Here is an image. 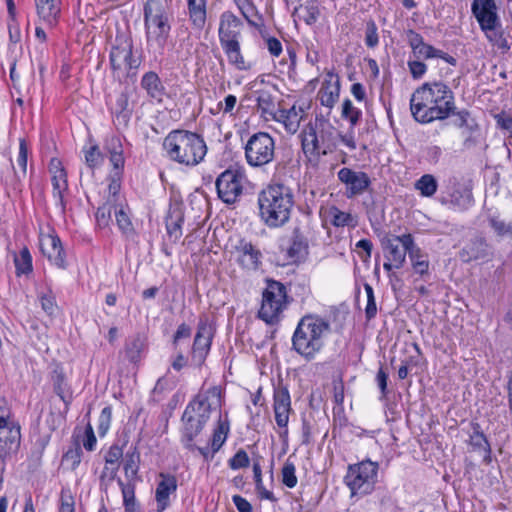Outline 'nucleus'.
Wrapping results in <instances>:
<instances>
[{"label":"nucleus","mask_w":512,"mask_h":512,"mask_svg":"<svg viewBox=\"0 0 512 512\" xmlns=\"http://www.w3.org/2000/svg\"><path fill=\"white\" fill-rule=\"evenodd\" d=\"M214 337V328L209 323L206 316L199 319L197 331L194 337L191 360L196 366H202L210 352L212 340Z\"/></svg>","instance_id":"14"},{"label":"nucleus","mask_w":512,"mask_h":512,"mask_svg":"<svg viewBox=\"0 0 512 512\" xmlns=\"http://www.w3.org/2000/svg\"><path fill=\"white\" fill-rule=\"evenodd\" d=\"M167 156L179 164L196 166L204 160L207 146L203 137L188 130H173L163 141Z\"/></svg>","instance_id":"4"},{"label":"nucleus","mask_w":512,"mask_h":512,"mask_svg":"<svg viewBox=\"0 0 512 512\" xmlns=\"http://www.w3.org/2000/svg\"><path fill=\"white\" fill-rule=\"evenodd\" d=\"M20 443L21 436L12 435L11 438H0V460L3 464L2 470H4L6 462L18 452Z\"/></svg>","instance_id":"40"},{"label":"nucleus","mask_w":512,"mask_h":512,"mask_svg":"<svg viewBox=\"0 0 512 512\" xmlns=\"http://www.w3.org/2000/svg\"><path fill=\"white\" fill-rule=\"evenodd\" d=\"M139 461L140 454L137 450V447H130L127 451L124 459V471L126 474H131V476H135L139 469Z\"/></svg>","instance_id":"49"},{"label":"nucleus","mask_w":512,"mask_h":512,"mask_svg":"<svg viewBox=\"0 0 512 512\" xmlns=\"http://www.w3.org/2000/svg\"><path fill=\"white\" fill-rule=\"evenodd\" d=\"M489 224L498 236H506L512 234V223L506 224L497 216L489 217Z\"/></svg>","instance_id":"59"},{"label":"nucleus","mask_w":512,"mask_h":512,"mask_svg":"<svg viewBox=\"0 0 512 512\" xmlns=\"http://www.w3.org/2000/svg\"><path fill=\"white\" fill-rule=\"evenodd\" d=\"M295 472V464L291 461V456H289L281 469L282 483L286 487L294 488L297 485V476Z\"/></svg>","instance_id":"48"},{"label":"nucleus","mask_w":512,"mask_h":512,"mask_svg":"<svg viewBox=\"0 0 512 512\" xmlns=\"http://www.w3.org/2000/svg\"><path fill=\"white\" fill-rule=\"evenodd\" d=\"M365 292L367 294V304L365 308V317L367 321H370L376 317L377 305L374 296V290L371 285H364Z\"/></svg>","instance_id":"54"},{"label":"nucleus","mask_w":512,"mask_h":512,"mask_svg":"<svg viewBox=\"0 0 512 512\" xmlns=\"http://www.w3.org/2000/svg\"><path fill=\"white\" fill-rule=\"evenodd\" d=\"M308 254V241L299 227L292 232L291 245L287 249L288 258L294 262L303 259Z\"/></svg>","instance_id":"33"},{"label":"nucleus","mask_w":512,"mask_h":512,"mask_svg":"<svg viewBox=\"0 0 512 512\" xmlns=\"http://www.w3.org/2000/svg\"><path fill=\"white\" fill-rule=\"evenodd\" d=\"M184 222V216L179 208H174L169 211L166 218V229L170 238L176 242L182 236V224Z\"/></svg>","instance_id":"37"},{"label":"nucleus","mask_w":512,"mask_h":512,"mask_svg":"<svg viewBox=\"0 0 512 512\" xmlns=\"http://www.w3.org/2000/svg\"><path fill=\"white\" fill-rule=\"evenodd\" d=\"M229 420L227 417L225 419H222L221 416H219L217 427L214 429L212 438H211V449H212V455L219 451V449L222 447V445L225 443L228 433H229Z\"/></svg>","instance_id":"38"},{"label":"nucleus","mask_w":512,"mask_h":512,"mask_svg":"<svg viewBox=\"0 0 512 512\" xmlns=\"http://www.w3.org/2000/svg\"><path fill=\"white\" fill-rule=\"evenodd\" d=\"M244 174L237 169H226L216 179L217 195L225 204L236 203L243 194Z\"/></svg>","instance_id":"11"},{"label":"nucleus","mask_w":512,"mask_h":512,"mask_svg":"<svg viewBox=\"0 0 512 512\" xmlns=\"http://www.w3.org/2000/svg\"><path fill=\"white\" fill-rule=\"evenodd\" d=\"M473 16L479 23L480 29L500 22L497 14V6L494 0H473L471 5Z\"/></svg>","instance_id":"22"},{"label":"nucleus","mask_w":512,"mask_h":512,"mask_svg":"<svg viewBox=\"0 0 512 512\" xmlns=\"http://www.w3.org/2000/svg\"><path fill=\"white\" fill-rule=\"evenodd\" d=\"M53 389L54 392L60 397L65 404V410H68L70 403L72 402V391L66 383L65 375L60 370H54L52 375Z\"/></svg>","instance_id":"36"},{"label":"nucleus","mask_w":512,"mask_h":512,"mask_svg":"<svg viewBox=\"0 0 512 512\" xmlns=\"http://www.w3.org/2000/svg\"><path fill=\"white\" fill-rule=\"evenodd\" d=\"M253 474H254V481L256 490L260 496L261 499H266L272 502H276L277 498L274 496V494L267 490L263 485L262 480V469L261 465L258 460L253 462Z\"/></svg>","instance_id":"43"},{"label":"nucleus","mask_w":512,"mask_h":512,"mask_svg":"<svg viewBox=\"0 0 512 512\" xmlns=\"http://www.w3.org/2000/svg\"><path fill=\"white\" fill-rule=\"evenodd\" d=\"M340 95V80L333 72H328L321 88L318 91V99L321 105L331 109L334 107Z\"/></svg>","instance_id":"25"},{"label":"nucleus","mask_w":512,"mask_h":512,"mask_svg":"<svg viewBox=\"0 0 512 512\" xmlns=\"http://www.w3.org/2000/svg\"><path fill=\"white\" fill-rule=\"evenodd\" d=\"M49 172L52 174V194L57 200V205L61 208V212L65 213L66 201L64 199V193L68 190L67 173L62 166L60 160L53 158L49 163Z\"/></svg>","instance_id":"20"},{"label":"nucleus","mask_w":512,"mask_h":512,"mask_svg":"<svg viewBox=\"0 0 512 512\" xmlns=\"http://www.w3.org/2000/svg\"><path fill=\"white\" fill-rule=\"evenodd\" d=\"M40 302L42 309L48 314L53 315L56 310V300L52 291L49 290L47 293L40 295Z\"/></svg>","instance_id":"62"},{"label":"nucleus","mask_w":512,"mask_h":512,"mask_svg":"<svg viewBox=\"0 0 512 512\" xmlns=\"http://www.w3.org/2000/svg\"><path fill=\"white\" fill-rule=\"evenodd\" d=\"M455 97L450 87L442 81L425 82L410 99V111L414 120L428 124L446 120L455 113Z\"/></svg>","instance_id":"1"},{"label":"nucleus","mask_w":512,"mask_h":512,"mask_svg":"<svg viewBox=\"0 0 512 512\" xmlns=\"http://www.w3.org/2000/svg\"><path fill=\"white\" fill-rule=\"evenodd\" d=\"M12 435L21 436V426L18 421L10 420L5 424L0 423V438H11Z\"/></svg>","instance_id":"58"},{"label":"nucleus","mask_w":512,"mask_h":512,"mask_svg":"<svg viewBox=\"0 0 512 512\" xmlns=\"http://www.w3.org/2000/svg\"><path fill=\"white\" fill-rule=\"evenodd\" d=\"M37 14L48 26L53 27L58 23L60 16V0H35Z\"/></svg>","instance_id":"32"},{"label":"nucleus","mask_w":512,"mask_h":512,"mask_svg":"<svg viewBox=\"0 0 512 512\" xmlns=\"http://www.w3.org/2000/svg\"><path fill=\"white\" fill-rule=\"evenodd\" d=\"M437 181L431 174H425L420 177L415 183V188L420 191L424 197H431L437 191Z\"/></svg>","instance_id":"44"},{"label":"nucleus","mask_w":512,"mask_h":512,"mask_svg":"<svg viewBox=\"0 0 512 512\" xmlns=\"http://www.w3.org/2000/svg\"><path fill=\"white\" fill-rule=\"evenodd\" d=\"M229 467L232 470H238L246 468L250 464V459L247 452L244 449H239L232 458L228 461Z\"/></svg>","instance_id":"57"},{"label":"nucleus","mask_w":512,"mask_h":512,"mask_svg":"<svg viewBox=\"0 0 512 512\" xmlns=\"http://www.w3.org/2000/svg\"><path fill=\"white\" fill-rule=\"evenodd\" d=\"M85 163L91 169L99 167L104 161V155L97 144L84 148Z\"/></svg>","instance_id":"50"},{"label":"nucleus","mask_w":512,"mask_h":512,"mask_svg":"<svg viewBox=\"0 0 512 512\" xmlns=\"http://www.w3.org/2000/svg\"><path fill=\"white\" fill-rule=\"evenodd\" d=\"M207 0H188L189 18L196 29L202 30L206 23Z\"/></svg>","instance_id":"34"},{"label":"nucleus","mask_w":512,"mask_h":512,"mask_svg":"<svg viewBox=\"0 0 512 512\" xmlns=\"http://www.w3.org/2000/svg\"><path fill=\"white\" fill-rule=\"evenodd\" d=\"M245 159L249 166L261 168L271 163L275 157V140L267 132L251 135L244 147Z\"/></svg>","instance_id":"10"},{"label":"nucleus","mask_w":512,"mask_h":512,"mask_svg":"<svg viewBox=\"0 0 512 512\" xmlns=\"http://www.w3.org/2000/svg\"><path fill=\"white\" fill-rule=\"evenodd\" d=\"M117 482L121 488L125 512H140L139 504L135 498V485L132 483L125 484L120 478Z\"/></svg>","instance_id":"41"},{"label":"nucleus","mask_w":512,"mask_h":512,"mask_svg":"<svg viewBox=\"0 0 512 512\" xmlns=\"http://www.w3.org/2000/svg\"><path fill=\"white\" fill-rule=\"evenodd\" d=\"M112 409L110 406L104 407L99 416L98 431L100 435H105L111 423Z\"/></svg>","instance_id":"63"},{"label":"nucleus","mask_w":512,"mask_h":512,"mask_svg":"<svg viewBox=\"0 0 512 512\" xmlns=\"http://www.w3.org/2000/svg\"><path fill=\"white\" fill-rule=\"evenodd\" d=\"M16 275H28L33 271L32 256L28 247L24 246L18 254H14Z\"/></svg>","instance_id":"42"},{"label":"nucleus","mask_w":512,"mask_h":512,"mask_svg":"<svg viewBox=\"0 0 512 512\" xmlns=\"http://www.w3.org/2000/svg\"><path fill=\"white\" fill-rule=\"evenodd\" d=\"M147 41L163 49L171 31L173 13L168 0H147L143 9Z\"/></svg>","instance_id":"7"},{"label":"nucleus","mask_w":512,"mask_h":512,"mask_svg":"<svg viewBox=\"0 0 512 512\" xmlns=\"http://www.w3.org/2000/svg\"><path fill=\"white\" fill-rule=\"evenodd\" d=\"M378 468V463L369 459L348 466L344 481L352 496L367 495L374 490Z\"/></svg>","instance_id":"9"},{"label":"nucleus","mask_w":512,"mask_h":512,"mask_svg":"<svg viewBox=\"0 0 512 512\" xmlns=\"http://www.w3.org/2000/svg\"><path fill=\"white\" fill-rule=\"evenodd\" d=\"M451 116H456V120L454 121V125L460 129H467L470 132H474L478 129V125L471 119V113L467 109H462L457 111L455 109V113H451Z\"/></svg>","instance_id":"46"},{"label":"nucleus","mask_w":512,"mask_h":512,"mask_svg":"<svg viewBox=\"0 0 512 512\" xmlns=\"http://www.w3.org/2000/svg\"><path fill=\"white\" fill-rule=\"evenodd\" d=\"M470 426L471 432L469 434L468 444L474 451L482 452L483 463L485 465H490L492 462V449L490 442L478 422H471Z\"/></svg>","instance_id":"27"},{"label":"nucleus","mask_w":512,"mask_h":512,"mask_svg":"<svg viewBox=\"0 0 512 512\" xmlns=\"http://www.w3.org/2000/svg\"><path fill=\"white\" fill-rule=\"evenodd\" d=\"M115 218L118 228L126 237H133L135 235V229L131 219L123 206H120L118 210H115Z\"/></svg>","instance_id":"45"},{"label":"nucleus","mask_w":512,"mask_h":512,"mask_svg":"<svg viewBox=\"0 0 512 512\" xmlns=\"http://www.w3.org/2000/svg\"><path fill=\"white\" fill-rule=\"evenodd\" d=\"M328 216L330 217V222L334 227H356L358 222L355 216L351 213L341 211L336 206H331L328 209Z\"/></svg>","instance_id":"39"},{"label":"nucleus","mask_w":512,"mask_h":512,"mask_svg":"<svg viewBox=\"0 0 512 512\" xmlns=\"http://www.w3.org/2000/svg\"><path fill=\"white\" fill-rule=\"evenodd\" d=\"M27 158H28V144L24 138L19 140V153L17 157V164L21 169L23 177L26 176L27 172Z\"/></svg>","instance_id":"60"},{"label":"nucleus","mask_w":512,"mask_h":512,"mask_svg":"<svg viewBox=\"0 0 512 512\" xmlns=\"http://www.w3.org/2000/svg\"><path fill=\"white\" fill-rule=\"evenodd\" d=\"M379 43L378 28L374 20L366 22L365 44L369 48H374Z\"/></svg>","instance_id":"55"},{"label":"nucleus","mask_w":512,"mask_h":512,"mask_svg":"<svg viewBox=\"0 0 512 512\" xmlns=\"http://www.w3.org/2000/svg\"><path fill=\"white\" fill-rule=\"evenodd\" d=\"M442 203L450 204L460 211L467 210L473 204L471 187L461 183H454L450 188L448 197L442 198Z\"/></svg>","instance_id":"24"},{"label":"nucleus","mask_w":512,"mask_h":512,"mask_svg":"<svg viewBox=\"0 0 512 512\" xmlns=\"http://www.w3.org/2000/svg\"><path fill=\"white\" fill-rule=\"evenodd\" d=\"M273 410L276 424L280 428L279 436L283 442H286L288 438L289 415L292 408L289 390L281 381L274 386Z\"/></svg>","instance_id":"13"},{"label":"nucleus","mask_w":512,"mask_h":512,"mask_svg":"<svg viewBox=\"0 0 512 512\" xmlns=\"http://www.w3.org/2000/svg\"><path fill=\"white\" fill-rule=\"evenodd\" d=\"M146 348V338L141 334L130 336L125 343V354L132 363H137Z\"/></svg>","instance_id":"35"},{"label":"nucleus","mask_w":512,"mask_h":512,"mask_svg":"<svg viewBox=\"0 0 512 512\" xmlns=\"http://www.w3.org/2000/svg\"><path fill=\"white\" fill-rule=\"evenodd\" d=\"M294 195L284 184H270L258 194L259 216L270 228L285 225L291 215Z\"/></svg>","instance_id":"3"},{"label":"nucleus","mask_w":512,"mask_h":512,"mask_svg":"<svg viewBox=\"0 0 512 512\" xmlns=\"http://www.w3.org/2000/svg\"><path fill=\"white\" fill-rule=\"evenodd\" d=\"M406 250L411 262V266L415 273L421 277L429 274V259L428 255L415 243L414 237L406 241Z\"/></svg>","instance_id":"29"},{"label":"nucleus","mask_w":512,"mask_h":512,"mask_svg":"<svg viewBox=\"0 0 512 512\" xmlns=\"http://www.w3.org/2000/svg\"><path fill=\"white\" fill-rule=\"evenodd\" d=\"M104 149L107 151L109 156L123 154V145L120 137L113 135L107 138Z\"/></svg>","instance_id":"61"},{"label":"nucleus","mask_w":512,"mask_h":512,"mask_svg":"<svg viewBox=\"0 0 512 512\" xmlns=\"http://www.w3.org/2000/svg\"><path fill=\"white\" fill-rule=\"evenodd\" d=\"M243 29V22L232 12L225 11L221 14L218 37L228 62L239 71H248L252 68V63L246 61L241 52L240 39Z\"/></svg>","instance_id":"6"},{"label":"nucleus","mask_w":512,"mask_h":512,"mask_svg":"<svg viewBox=\"0 0 512 512\" xmlns=\"http://www.w3.org/2000/svg\"><path fill=\"white\" fill-rule=\"evenodd\" d=\"M109 60L110 66L114 72L124 66L127 70L128 77L136 76L137 70L141 65L140 57L133 55V43L131 39H124L113 46L110 51Z\"/></svg>","instance_id":"12"},{"label":"nucleus","mask_w":512,"mask_h":512,"mask_svg":"<svg viewBox=\"0 0 512 512\" xmlns=\"http://www.w3.org/2000/svg\"><path fill=\"white\" fill-rule=\"evenodd\" d=\"M493 256V249L485 237L476 235L469 239L459 251L460 259L469 263L476 260H489Z\"/></svg>","instance_id":"19"},{"label":"nucleus","mask_w":512,"mask_h":512,"mask_svg":"<svg viewBox=\"0 0 512 512\" xmlns=\"http://www.w3.org/2000/svg\"><path fill=\"white\" fill-rule=\"evenodd\" d=\"M485 37L489 41V43L496 47L497 50L502 54H506L509 52L511 48L512 38L506 34L504 31L501 21L497 24L490 25V27H486L482 29Z\"/></svg>","instance_id":"30"},{"label":"nucleus","mask_w":512,"mask_h":512,"mask_svg":"<svg viewBox=\"0 0 512 512\" xmlns=\"http://www.w3.org/2000/svg\"><path fill=\"white\" fill-rule=\"evenodd\" d=\"M183 428H182V442L184 447L190 451H193L195 444L193 443L195 437L200 434L206 425L203 420L195 417L192 414L187 415V411L184 410L182 415Z\"/></svg>","instance_id":"28"},{"label":"nucleus","mask_w":512,"mask_h":512,"mask_svg":"<svg viewBox=\"0 0 512 512\" xmlns=\"http://www.w3.org/2000/svg\"><path fill=\"white\" fill-rule=\"evenodd\" d=\"M40 249L48 260L59 269H66V253L61 239L56 234H48L41 238Z\"/></svg>","instance_id":"21"},{"label":"nucleus","mask_w":512,"mask_h":512,"mask_svg":"<svg viewBox=\"0 0 512 512\" xmlns=\"http://www.w3.org/2000/svg\"><path fill=\"white\" fill-rule=\"evenodd\" d=\"M160 481L155 491L157 512H163L170 506V495L177 490V479L174 475L161 472Z\"/></svg>","instance_id":"23"},{"label":"nucleus","mask_w":512,"mask_h":512,"mask_svg":"<svg viewBox=\"0 0 512 512\" xmlns=\"http://www.w3.org/2000/svg\"><path fill=\"white\" fill-rule=\"evenodd\" d=\"M74 497L69 490H62L60 494L59 512H74Z\"/></svg>","instance_id":"64"},{"label":"nucleus","mask_w":512,"mask_h":512,"mask_svg":"<svg viewBox=\"0 0 512 512\" xmlns=\"http://www.w3.org/2000/svg\"><path fill=\"white\" fill-rule=\"evenodd\" d=\"M122 176L123 175H119L118 172L117 173H111L110 176H109V184H108V197H107V200H111V203L112 204H115L117 203L118 201V198H119V192H120V189H121V181H122Z\"/></svg>","instance_id":"53"},{"label":"nucleus","mask_w":512,"mask_h":512,"mask_svg":"<svg viewBox=\"0 0 512 512\" xmlns=\"http://www.w3.org/2000/svg\"><path fill=\"white\" fill-rule=\"evenodd\" d=\"M140 86L146 91L148 97L158 102L162 101L166 93L160 77L154 71H148L142 76Z\"/></svg>","instance_id":"31"},{"label":"nucleus","mask_w":512,"mask_h":512,"mask_svg":"<svg viewBox=\"0 0 512 512\" xmlns=\"http://www.w3.org/2000/svg\"><path fill=\"white\" fill-rule=\"evenodd\" d=\"M341 116L349 121L350 126L355 127L362 117V111L354 107L350 99H345L342 103Z\"/></svg>","instance_id":"47"},{"label":"nucleus","mask_w":512,"mask_h":512,"mask_svg":"<svg viewBox=\"0 0 512 512\" xmlns=\"http://www.w3.org/2000/svg\"><path fill=\"white\" fill-rule=\"evenodd\" d=\"M301 147L309 162L318 163L321 156L334 152L337 148L338 131L323 116H316L301 132Z\"/></svg>","instance_id":"5"},{"label":"nucleus","mask_w":512,"mask_h":512,"mask_svg":"<svg viewBox=\"0 0 512 512\" xmlns=\"http://www.w3.org/2000/svg\"><path fill=\"white\" fill-rule=\"evenodd\" d=\"M234 250L237 253V262L243 269L256 271L260 268L262 253L251 241L240 238Z\"/></svg>","instance_id":"18"},{"label":"nucleus","mask_w":512,"mask_h":512,"mask_svg":"<svg viewBox=\"0 0 512 512\" xmlns=\"http://www.w3.org/2000/svg\"><path fill=\"white\" fill-rule=\"evenodd\" d=\"M115 204L111 203V200H106V202L98 207L95 218L96 223L100 228H105L109 225L111 220L112 209L115 207Z\"/></svg>","instance_id":"51"},{"label":"nucleus","mask_w":512,"mask_h":512,"mask_svg":"<svg viewBox=\"0 0 512 512\" xmlns=\"http://www.w3.org/2000/svg\"><path fill=\"white\" fill-rule=\"evenodd\" d=\"M257 107L263 114L272 115L275 110L273 96L267 91H260L257 97Z\"/></svg>","instance_id":"52"},{"label":"nucleus","mask_w":512,"mask_h":512,"mask_svg":"<svg viewBox=\"0 0 512 512\" xmlns=\"http://www.w3.org/2000/svg\"><path fill=\"white\" fill-rule=\"evenodd\" d=\"M110 111L114 117V123L116 126H128L133 113V108L129 103V96L126 91H122L116 95L115 100L110 104Z\"/></svg>","instance_id":"26"},{"label":"nucleus","mask_w":512,"mask_h":512,"mask_svg":"<svg viewBox=\"0 0 512 512\" xmlns=\"http://www.w3.org/2000/svg\"><path fill=\"white\" fill-rule=\"evenodd\" d=\"M339 181L345 184V196L348 199L362 195L371 185V179L363 171H355L351 168L343 167L337 172Z\"/></svg>","instance_id":"17"},{"label":"nucleus","mask_w":512,"mask_h":512,"mask_svg":"<svg viewBox=\"0 0 512 512\" xmlns=\"http://www.w3.org/2000/svg\"><path fill=\"white\" fill-rule=\"evenodd\" d=\"M411 233L402 235H386L381 239V246L385 260L395 262V269H400L406 262L408 250L405 248L406 241L412 239Z\"/></svg>","instance_id":"16"},{"label":"nucleus","mask_w":512,"mask_h":512,"mask_svg":"<svg viewBox=\"0 0 512 512\" xmlns=\"http://www.w3.org/2000/svg\"><path fill=\"white\" fill-rule=\"evenodd\" d=\"M81 446L76 443L73 447L69 448L63 455V461L71 463V469L75 470L81 463L82 458Z\"/></svg>","instance_id":"56"},{"label":"nucleus","mask_w":512,"mask_h":512,"mask_svg":"<svg viewBox=\"0 0 512 512\" xmlns=\"http://www.w3.org/2000/svg\"><path fill=\"white\" fill-rule=\"evenodd\" d=\"M286 286L274 279L266 280V288L262 293V303L258 311V317L269 325L278 324L281 314L286 309L287 301Z\"/></svg>","instance_id":"8"},{"label":"nucleus","mask_w":512,"mask_h":512,"mask_svg":"<svg viewBox=\"0 0 512 512\" xmlns=\"http://www.w3.org/2000/svg\"><path fill=\"white\" fill-rule=\"evenodd\" d=\"M330 330L328 320L317 314H306L299 320L292 335L291 349L304 360L312 361L324 348Z\"/></svg>","instance_id":"2"},{"label":"nucleus","mask_w":512,"mask_h":512,"mask_svg":"<svg viewBox=\"0 0 512 512\" xmlns=\"http://www.w3.org/2000/svg\"><path fill=\"white\" fill-rule=\"evenodd\" d=\"M220 400L221 388L213 386L205 392L198 393L186 406L185 410L187 411V415L192 414L207 423L210 418L212 406H220Z\"/></svg>","instance_id":"15"}]
</instances>
